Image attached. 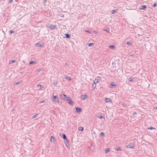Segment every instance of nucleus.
<instances>
[{"instance_id": "nucleus-32", "label": "nucleus", "mask_w": 157, "mask_h": 157, "mask_svg": "<svg viewBox=\"0 0 157 157\" xmlns=\"http://www.w3.org/2000/svg\"><path fill=\"white\" fill-rule=\"evenodd\" d=\"M109 151V149H105V153H106Z\"/></svg>"}, {"instance_id": "nucleus-22", "label": "nucleus", "mask_w": 157, "mask_h": 157, "mask_svg": "<svg viewBox=\"0 0 157 157\" xmlns=\"http://www.w3.org/2000/svg\"><path fill=\"white\" fill-rule=\"evenodd\" d=\"M90 149L91 150H93L94 149V146H92V145H91L90 146Z\"/></svg>"}, {"instance_id": "nucleus-23", "label": "nucleus", "mask_w": 157, "mask_h": 157, "mask_svg": "<svg viewBox=\"0 0 157 157\" xmlns=\"http://www.w3.org/2000/svg\"><path fill=\"white\" fill-rule=\"evenodd\" d=\"M35 62L33 61H30L29 63V64H33L34 63H35Z\"/></svg>"}, {"instance_id": "nucleus-38", "label": "nucleus", "mask_w": 157, "mask_h": 157, "mask_svg": "<svg viewBox=\"0 0 157 157\" xmlns=\"http://www.w3.org/2000/svg\"><path fill=\"white\" fill-rule=\"evenodd\" d=\"M85 31L86 32H87V33H91V32L90 31H88V30H85Z\"/></svg>"}, {"instance_id": "nucleus-45", "label": "nucleus", "mask_w": 157, "mask_h": 157, "mask_svg": "<svg viewBox=\"0 0 157 157\" xmlns=\"http://www.w3.org/2000/svg\"><path fill=\"white\" fill-rule=\"evenodd\" d=\"M107 33H108L109 32V31L107 30V29H104V30Z\"/></svg>"}, {"instance_id": "nucleus-47", "label": "nucleus", "mask_w": 157, "mask_h": 157, "mask_svg": "<svg viewBox=\"0 0 157 157\" xmlns=\"http://www.w3.org/2000/svg\"><path fill=\"white\" fill-rule=\"evenodd\" d=\"M130 56H134V55L133 54H130Z\"/></svg>"}, {"instance_id": "nucleus-5", "label": "nucleus", "mask_w": 157, "mask_h": 157, "mask_svg": "<svg viewBox=\"0 0 157 157\" xmlns=\"http://www.w3.org/2000/svg\"><path fill=\"white\" fill-rule=\"evenodd\" d=\"M62 135L60 134V135L61 136V137L65 140L66 141H67V139L66 137V136L65 134L61 133Z\"/></svg>"}, {"instance_id": "nucleus-10", "label": "nucleus", "mask_w": 157, "mask_h": 157, "mask_svg": "<svg viewBox=\"0 0 157 157\" xmlns=\"http://www.w3.org/2000/svg\"><path fill=\"white\" fill-rule=\"evenodd\" d=\"M116 85L113 82H112L110 83V85L109 86L110 88H114L116 87Z\"/></svg>"}, {"instance_id": "nucleus-28", "label": "nucleus", "mask_w": 157, "mask_h": 157, "mask_svg": "<svg viewBox=\"0 0 157 157\" xmlns=\"http://www.w3.org/2000/svg\"><path fill=\"white\" fill-rule=\"evenodd\" d=\"M58 83L57 81H55L53 83V84L55 86H56Z\"/></svg>"}, {"instance_id": "nucleus-37", "label": "nucleus", "mask_w": 157, "mask_h": 157, "mask_svg": "<svg viewBox=\"0 0 157 157\" xmlns=\"http://www.w3.org/2000/svg\"><path fill=\"white\" fill-rule=\"evenodd\" d=\"M41 71V69H38L36 70V71L37 72H39Z\"/></svg>"}, {"instance_id": "nucleus-29", "label": "nucleus", "mask_w": 157, "mask_h": 157, "mask_svg": "<svg viewBox=\"0 0 157 157\" xmlns=\"http://www.w3.org/2000/svg\"><path fill=\"white\" fill-rule=\"evenodd\" d=\"M109 48H115V46L113 45H110L109 46Z\"/></svg>"}, {"instance_id": "nucleus-1", "label": "nucleus", "mask_w": 157, "mask_h": 157, "mask_svg": "<svg viewBox=\"0 0 157 157\" xmlns=\"http://www.w3.org/2000/svg\"><path fill=\"white\" fill-rule=\"evenodd\" d=\"M46 26L51 29V30L56 29L57 28L56 25H53L50 24H48L46 25Z\"/></svg>"}, {"instance_id": "nucleus-50", "label": "nucleus", "mask_w": 157, "mask_h": 157, "mask_svg": "<svg viewBox=\"0 0 157 157\" xmlns=\"http://www.w3.org/2000/svg\"><path fill=\"white\" fill-rule=\"evenodd\" d=\"M14 109H12V111H14Z\"/></svg>"}, {"instance_id": "nucleus-3", "label": "nucleus", "mask_w": 157, "mask_h": 157, "mask_svg": "<svg viewBox=\"0 0 157 157\" xmlns=\"http://www.w3.org/2000/svg\"><path fill=\"white\" fill-rule=\"evenodd\" d=\"M70 105H72L73 104V101L72 100L70 99L69 97H67L65 100Z\"/></svg>"}, {"instance_id": "nucleus-36", "label": "nucleus", "mask_w": 157, "mask_h": 157, "mask_svg": "<svg viewBox=\"0 0 157 157\" xmlns=\"http://www.w3.org/2000/svg\"><path fill=\"white\" fill-rule=\"evenodd\" d=\"M65 144L66 146L67 147V145H69V141L67 140V141H66V143H65Z\"/></svg>"}, {"instance_id": "nucleus-16", "label": "nucleus", "mask_w": 157, "mask_h": 157, "mask_svg": "<svg viewBox=\"0 0 157 157\" xmlns=\"http://www.w3.org/2000/svg\"><path fill=\"white\" fill-rule=\"evenodd\" d=\"M104 101L106 102H108L109 101H111L110 99L108 98H105Z\"/></svg>"}, {"instance_id": "nucleus-21", "label": "nucleus", "mask_w": 157, "mask_h": 157, "mask_svg": "<svg viewBox=\"0 0 157 157\" xmlns=\"http://www.w3.org/2000/svg\"><path fill=\"white\" fill-rule=\"evenodd\" d=\"M78 129L80 131H82L83 130V127L80 126L78 127Z\"/></svg>"}, {"instance_id": "nucleus-48", "label": "nucleus", "mask_w": 157, "mask_h": 157, "mask_svg": "<svg viewBox=\"0 0 157 157\" xmlns=\"http://www.w3.org/2000/svg\"><path fill=\"white\" fill-rule=\"evenodd\" d=\"M154 109H157V107H154Z\"/></svg>"}, {"instance_id": "nucleus-30", "label": "nucleus", "mask_w": 157, "mask_h": 157, "mask_svg": "<svg viewBox=\"0 0 157 157\" xmlns=\"http://www.w3.org/2000/svg\"><path fill=\"white\" fill-rule=\"evenodd\" d=\"M15 60H11L10 62V64H12L13 63H14L15 62Z\"/></svg>"}, {"instance_id": "nucleus-27", "label": "nucleus", "mask_w": 157, "mask_h": 157, "mask_svg": "<svg viewBox=\"0 0 157 157\" xmlns=\"http://www.w3.org/2000/svg\"><path fill=\"white\" fill-rule=\"evenodd\" d=\"M93 44V43H89L87 44V45L89 47H91L92 46Z\"/></svg>"}, {"instance_id": "nucleus-46", "label": "nucleus", "mask_w": 157, "mask_h": 157, "mask_svg": "<svg viewBox=\"0 0 157 157\" xmlns=\"http://www.w3.org/2000/svg\"><path fill=\"white\" fill-rule=\"evenodd\" d=\"M137 114V113H136V112H134L133 113H132V114L133 115H135L136 114Z\"/></svg>"}, {"instance_id": "nucleus-7", "label": "nucleus", "mask_w": 157, "mask_h": 157, "mask_svg": "<svg viewBox=\"0 0 157 157\" xmlns=\"http://www.w3.org/2000/svg\"><path fill=\"white\" fill-rule=\"evenodd\" d=\"M75 108L76 109L75 112L77 113H79L81 112L82 109L80 108L76 107Z\"/></svg>"}, {"instance_id": "nucleus-17", "label": "nucleus", "mask_w": 157, "mask_h": 157, "mask_svg": "<svg viewBox=\"0 0 157 157\" xmlns=\"http://www.w3.org/2000/svg\"><path fill=\"white\" fill-rule=\"evenodd\" d=\"M97 117L98 118H100L101 119H102L103 118V117L102 115H98Z\"/></svg>"}, {"instance_id": "nucleus-25", "label": "nucleus", "mask_w": 157, "mask_h": 157, "mask_svg": "<svg viewBox=\"0 0 157 157\" xmlns=\"http://www.w3.org/2000/svg\"><path fill=\"white\" fill-rule=\"evenodd\" d=\"M14 32L13 30H10L9 31V34L10 35H11L12 33H13Z\"/></svg>"}, {"instance_id": "nucleus-15", "label": "nucleus", "mask_w": 157, "mask_h": 157, "mask_svg": "<svg viewBox=\"0 0 157 157\" xmlns=\"http://www.w3.org/2000/svg\"><path fill=\"white\" fill-rule=\"evenodd\" d=\"M35 45L37 47H41L43 46V44H40L38 43L36 44Z\"/></svg>"}, {"instance_id": "nucleus-35", "label": "nucleus", "mask_w": 157, "mask_h": 157, "mask_svg": "<svg viewBox=\"0 0 157 157\" xmlns=\"http://www.w3.org/2000/svg\"><path fill=\"white\" fill-rule=\"evenodd\" d=\"M127 44L128 45H132V43L131 42H128L127 43Z\"/></svg>"}, {"instance_id": "nucleus-14", "label": "nucleus", "mask_w": 157, "mask_h": 157, "mask_svg": "<svg viewBox=\"0 0 157 157\" xmlns=\"http://www.w3.org/2000/svg\"><path fill=\"white\" fill-rule=\"evenodd\" d=\"M64 78L65 79H67L69 81H71V78L66 75L64 76Z\"/></svg>"}, {"instance_id": "nucleus-34", "label": "nucleus", "mask_w": 157, "mask_h": 157, "mask_svg": "<svg viewBox=\"0 0 157 157\" xmlns=\"http://www.w3.org/2000/svg\"><path fill=\"white\" fill-rule=\"evenodd\" d=\"M157 5V4L156 3H154L152 5V7H155Z\"/></svg>"}, {"instance_id": "nucleus-9", "label": "nucleus", "mask_w": 157, "mask_h": 157, "mask_svg": "<svg viewBox=\"0 0 157 157\" xmlns=\"http://www.w3.org/2000/svg\"><path fill=\"white\" fill-rule=\"evenodd\" d=\"M87 97L86 94H85L84 95H82L81 96V98L83 100H85L86 98Z\"/></svg>"}, {"instance_id": "nucleus-2", "label": "nucleus", "mask_w": 157, "mask_h": 157, "mask_svg": "<svg viewBox=\"0 0 157 157\" xmlns=\"http://www.w3.org/2000/svg\"><path fill=\"white\" fill-rule=\"evenodd\" d=\"M135 144L133 143H130L128 145H127L125 147L127 148H134L135 147Z\"/></svg>"}, {"instance_id": "nucleus-31", "label": "nucleus", "mask_w": 157, "mask_h": 157, "mask_svg": "<svg viewBox=\"0 0 157 157\" xmlns=\"http://www.w3.org/2000/svg\"><path fill=\"white\" fill-rule=\"evenodd\" d=\"M116 151H122L121 148H119H119H116Z\"/></svg>"}, {"instance_id": "nucleus-8", "label": "nucleus", "mask_w": 157, "mask_h": 157, "mask_svg": "<svg viewBox=\"0 0 157 157\" xmlns=\"http://www.w3.org/2000/svg\"><path fill=\"white\" fill-rule=\"evenodd\" d=\"M147 8V6L146 5H142L140 6L139 7V9L140 10H145Z\"/></svg>"}, {"instance_id": "nucleus-26", "label": "nucleus", "mask_w": 157, "mask_h": 157, "mask_svg": "<svg viewBox=\"0 0 157 157\" xmlns=\"http://www.w3.org/2000/svg\"><path fill=\"white\" fill-rule=\"evenodd\" d=\"M37 115H38L37 114H35L33 116V117H32V118L34 119V118H36L37 117Z\"/></svg>"}, {"instance_id": "nucleus-44", "label": "nucleus", "mask_w": 157, "mask_h": 157, "mask_svg": "<svg viewBox=\"0 0 157 157\" xmlns=\"http://www.w3.org/2000/svg\"><path fill=\"white\" fill-rule=\"evenodd\" d=\"M44 101L43 100V101H40V103H44Z\"/></svg>"}, {"instance_id": "nucleus-6", "label": "nucleus", "mask_w": 157, "mask_h": 157, "mask_svg": "<svg viewBox=\"0 0 157 157\" xmlns=\"http://www.w3.org/2000/svg\"><path fill=\"white\" fill-rule=\"evenodd\" d=\"M59 97L61 98L63 100H66L67 97L66 95L64 94H61L60 95Z\"/></svg>"}, {"instance_id": "nucleus-13", "label": "nucleus", "mask_w": 157, "mask_h": 157, "mask_svg": "<svg viewBox=\"0 0 157 157\" xmlns=\"http://www.w3.org/2000/svg\"><path fill=\"white\" fill-rule=\"evenodd\" d=\"M135 80L134 78L130 77L128 79V81L130 82H133Z\"/></svg>"}, {"instance_id": "nucleus-43", "label": "nucleus", "mask_w": 157, "mask_h": 157, "mask_svg": "<svg viewBox=\"0 0 157 157\" xmlns=\"http://www.w3.org/2000/svg\"><path fill=\"white\" fill-rule=\"evenodd\" d=\"M60 16L62 17H63L64 16V15L62 14H60Z\"/></svg>"}, {"instance_id": "nucleus-49", "label": "nucleus", "mask_w": 157, "mask_h": 157, "mask_svg": "<svg viewBox=\"0 0 157 157\" xmlns=\"http://www.w3.org/2000/svg\"><path fill=\"white\" fill-rule=\"evenodd\" d=\"M47 0H44V2H46Z\"/></svg>"}, {"instance_id": "nucleus-24", "label": "nucleus", "mask_w": 157, "mask_h": 157, "mask_svg": "<svg viewBox=\"0 0 157 157\" xmlns=\"http://www.w3.org/2000/svg\"><path fill=\"white\" fill-rule=\"evenodd\" d=\"M117 9L113 10L111 11V12L112 14H113L116 13Z\"/></svg>"}, {"instance_id": "nucleus-11", "label": "nucleus", "mask_w": 157, "mask_h": 157, "mask_svg": "<svg viewBox=\"0 0 157 157\" xmlns=\"http://www.w3.org/2000/svg\"><path fill=\"white\" fill-rule=\"evenodd\" d=\"M65 37L64 36L63 38L69 39L70 38V36L69 34L66 33L65 34Z\"/></svg>"}, {"instance_id": "nucleus-39", "label": "nucleus", "mask_w": 157, "mask_h": 157, "mask_svg": "<svg viewBox=\"0 0 157 157\" xmlns=\"http://www.w3.org/2000/svg\"><path fill=\"white\" fill-rule=\"evenodd\" d=\"M20 82H17L15 83V85H17Z\"/></svg>"}, {"instance_id": "nucleus-12", "label": "nucleus", "mask_w": 157, "mask_h": 157, "mask_svg": "<svg viewBox=\"0 0 157 157\" xmlns=\"http://www.w3.org/2000/svg\"><path fill=\"white\" fill-rule=\"evenodd\" d=\"M50 141L52 142H54L55 141V138L53 136H51V137Z\"/></svg>"}, {"instance_id": "nucleus-19", "label": "nucleus", "mask_w": 157, "mask_h": 157, "mask_svg": "<svg viewBox=\"0 0 157 157\" xmlns=\"http://www.w3.org/2000/svg\"><path fill=\"white\" fill-rule=\"evenodd\" d=\"M100 136L101 137H103L104 136H105V133L104 132H101L100 134Z\"/></svg>"}, {"instance_id": "nucleus-4", "label": "nucleus", "mask_w": 157, "mask_h": 157, "mask_svg": "<svg viewBox=\"0 0 157 157\" xmlns=\"http://www.w3.org/2000/svg\"><path fill=\"white\" fill-rule=\"evenodd\" d=\"M52 100L55 102L58 103L59 102V98L57 96H53Z\"/></svg>"}, {"instance_id": "nucleus-40", "label": "nucleus", "mask_w": 157, "mask_h": 157, "mask_svg": "<svg viewBox=\"0 0 157 157\" xmlns=\"http://www.w3.org/2000/svg\"><path fill=\"white\" fill-rule=\"evenodd\" d=\"M8 1L9 3H10L13 1V0H8Z\"/></svg>"}, {"instance_id": "nucleus-42", "label": "nucleus", "mask_w": 157, "mask_h": 157, "mask_svg": "<svg viewBox=\"0 0 157 157\" xmlns=\"http://www.w3.org/2000/svg\"><path fill=\"white\" fill-rule=\"evenodd\" d=\"M93 82H94V84H96V83H97L98 82V81H97L96 82H96L95 81H93Z\"/></svg>"}, {"instance_id": "nucleus-18", "label": "nucleus", "mask_w": 157, "mask_h": 157, "mask_svg": "<svg viewBox=\"0 0 157 157\" xmlns=\"http://www.w3.org/2000/svg\"><path fill=\"white\" fill-rule=\"evenodd\" d=\"M37 87H40V88H42L44 87V85L41 84H38L37 85Z\"/></svg>"}, {"instance_id": "nucleus-41", "label": "nucleus", "mask_w": 157, "mask_h": 157, "mask_svg": "<svg viewBox=\"0 0 157 157\" xmlns=\"http://www.w3.org/2000/svg\"><path fill=\"white\" fill-rule=\"evenodd\" d=\"M122 105L124 107H126L127 106L125 104H122Z\"/></svg>"}, {"instance_id": "nucleus-33", "label": "nucleus", "mask_w": 157, "mask_h": 157, "mask_svg": "<svg viewBox=\"0 0 157 157\" xmlns=\"http://www.w3.org/2000/svg\"><path fill=\"white\" fill-rule=\"evenodd\" d=\"M96 87V84H93V90H94L95 87Z\"/></svg>"}, {"instance_id": "nucleus-20", "label": "nucleus", "mask_w": 157, "mask_h": 157, "mask_svg": "<svg viewBox=\"0 0 157 157\" xmlns=\"http://www.w3.org/2000/svg\"><path fill=\"white\" fill-rule=\"evenodd\" d=\"M147 129H151V130L156 129V128H154V127H152V126H150V127H149L147 128Z\"/></svg>"}]
</instances>
